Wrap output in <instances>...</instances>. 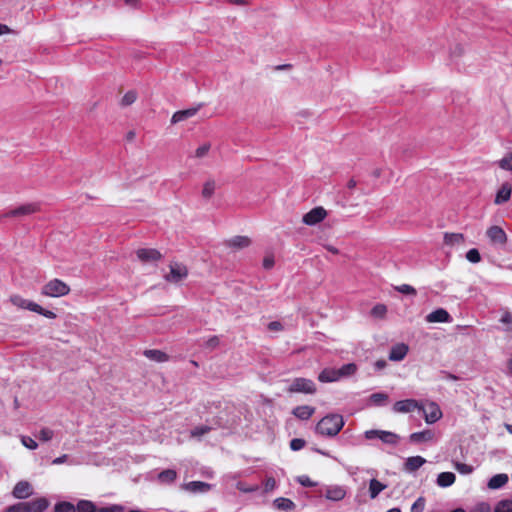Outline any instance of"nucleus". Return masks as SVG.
Segmentation results:
<instances>
[{
	"label": "nucleus",
	"instance_id": "obj_1",
	"mask_svg": "<svg viewBox=\"0 0 512 512\" xmlns=\"http://www.w3.org/2000/svg\"><path fill=\"white\" fill-rule=\"evenodd\" d=\"M344 426V419L339 414H328L316 425V432L322 436H336Z\"/></svg>",
	"mask_w": 512,
	"mask_h": 512
},
{
	"label": "nucleus",
	"instance_id": "obj_2",
	"mask_svg": "<svg viewBox=\"0 0 512 512\" xmlns=\"http://www.w3.org/2000/svg\"><path fill=\"white\" fill-rule=\"evenodd\" d=\"M70 293V287L60 279H52L41 289V294L48 297H62Z\"/></svg>",
	"mask_w": 512,
	"mask_h": 512
},
{
	"label": "nucleus",
	"instance_id": "obj_3",
	"mask_svg": "<svg viewBox=\"0 0 512 512\" xmlns=\"http://www.w3.org/2000/svg\"><path fill=\"white\" fill-rule=\"evenodd\" d=\"M364 435H365V438L368 440L378 438L383 443L392 445V446L397 445L400 440L399 435H397L396 433L390 432V431H385V430H376V429L367 430V431H365Z\"/></svg>",
	"mask_w": 512,
	"mask_h": 512
},
{
	"label": "nucleus",
	"instance_id": "obj_4",
	"mask_svg": "<svg viewBox=\"0 0 512 512\" xmlns=\"http://www.w3.org/2000/svg\"><path fill=\"white\" fill-rule=\"evenodd\" d=\"M288 392L314 394L316 392V386L310 379L295 378L289 386Z\"/></svg>",
	"mask_w": 512,
	"mask_h": 512
},
{
	"label": "nucleus",
	"instance_id": "obj_5",
	"mask_svg": "<svg viewBox=\"0 0 512 512\" xmlns=\"http://www.w3.org/2000/svg\"><path fill=\"white\" fill-rule=\"evenodd\" d=\"M169 268L170 272L164 276L167 282L178 283L188 276V268L182 263H171Z\"/></svg>",
	"mask_w": 512,
	"mask_h": 512
},
{
	"label": "nucleus",
	"instance_id": "obj_6",
	"mask_svg": "<svg viewBox=\"0 0 512 512\" xmlns=\"http://www.w3.org/2000/svg\"><path fill=\"white\" fill-rule=\"evenodd\" d=\"M326 217L327 211L322 206H318L307 212L303 216L302 222L308 226H314L322 222Z\"/></svg>",
	"mask_w": 512,
	"mask_h": 512
},
{
	"label": "nucleus",
	"instance_id": "obj_7",
	"mask_svg": "<svg viewBox=\"0 0 512 512\" xmlns=\"http://www.w3.org/2000/svg\"><path fill=\"white\" fill-rule=\"evenodd\" d=\"M415 409H423V405L415 399L400 400L393 405V410L396 413H409Z\"/></svg>",
	"mask_w": 512,
	"mask_h": 512
},
{
	"label": "nucleus",
	"instance_id": "obj_8",
	"mask_svg": "<svg viewBox=\"0 0 512 512\" xmlns=\"http://www.w3.org/2000/svg\"><path fill=\"white\" fill-rule=\"evenodd\" d=\"M136 255L143 263L157 262L162 258L160 251L153 248H140L136 251Z\"/></svg>",
	"mask_w": 512,
	"mask_h": 512
},
{
	"label": "nucleus",
	"instance_id": "obj_9",
	"mask_svg": "<svg viewBox=\"0 0 512 512\" xmlns=\"http://www.w3.org/2000/svg\"><path fill=\"white\" fill-rule=\"evenodd\" d=\"M421 410L423 411L425 421L428 424L435 423L442 417V412L435 402H430L427 409L423 407Z\"/></svg>",
	"mask_w": 512,
	"mask_h": 512
},
{
	"label": "nucleus",
	"instance_id": "obj_10",
	"mask_svg": "<svg viewBox=\"0 0 512 512\" xmlns=\"http://www.w3.org/2000/svg\"><path fill=\"white\" fill-rule=\"evenodd\" d=\"M487 237L494 244L504 245L507 242V236L505 231L499 226H491L488 228Z\"/></svg>",
	"mask_w": 512,
	"mask_h": 512
},
{
	"label": "nucleus",
	"instance_id": "obj_11",
	"mask_svg": "<svg viewBox=\"0 0 512 512\" xmlns=\"http://www.w3.org/2000/svg\"><path fill=\"white\" fill-rule=\"evenodd\" d=\"M40 210L39 205L36 203H29L22 205L20 207H17L5 214V217H17V216H23V215H29L33 214L35 212H38Z\"/></svg>",
	"mask_w": 512,
	"mask_h": 512
},
{
	"label": "nucleus",
	"instance_id": "obj_12",
	"mask_svg": "<svg viewBox=\"0 0 512 512\" xmlns=\"http://www.w3.org/2000/svg\"><path fill=\"white\" fill-rule=\"evenodd\" d=\"M10 301L11 303L16 306V307H19V308H22V309H28L30 311H38L41 310V306L37 303H34L32 301H29V300H26L24 299L23 297L19 296V295H13L10 297Z\"/></svg>",
	"mask_w": 512,
	"mask_h": 512
},
{
	"label": "nucleus",
	"instance_id": "obj_13",
	"mask_svg": "<svg viewBox=\"0 0 512 512\" xmlns=\"http://www.w3.org/2000/svg\"><path fill=\"white\" fill-rule=\"evenodd\" d=\"M511 193L512 185L508 182L503 183L496 193L494 203L496 205H501L503 203L508 202L511 198Z\"/></svg>",
	"mask_w": 512,
	"mask_h": 512
},
{
	"label": "nucleus",
	"instance_id": "obj_14",
	"mask_svg": "<svg viewBox=\"0 0 512 512\" xmlns=\"http://www.w3.org/2000/svg\"><path fill=\"white\" fill-rule=\"evenodd\" d=\"M12 494L17 499H25L32 494V486L27 481H20L14 486Z\"/></svg>",
	"mask_w": 512,
	"mask_h": 512
},
{
	"label": "nucleus",
	"instance_id": "obj_15",
	"mask_svg": "<svg viewBox=\"0 0 512 512\" xmlns=\"http://www.w3.org/2000/svg\"><path fill=\"white\" fill-rule=\"evenodd\" d=\"M182 489L191 493H205L210 491L211 485L203 481H191L184 483Z\"/></svg>",
	"mask_w": 512,
	"mask_h": 512
},
{
	"label": "nucleus",
	"instance_id": "obj_16",
	"mask_svg": "<svg viewBox=\"0 0 512 512\" xmlns=\"http://www.w3.org/2000/svg\"><path fill=\"white\" fill-rule=\"evenodd\" d=\"M200 107L201 105H199L198 107H193L175 112L171 118V123L176 124L195 116Z\"/></svg>",
	"mask_w": 512,
	"mask_h": 512
},
{
	"label": "nucleus",
	"instance_id": "obj_17",
	"mask_svg": "<svg viewBox=\"0 0 512 512\" xmlns=\"http://www.w3.org/2000/svg\"><path fill=\"white\" fill-rule=\"evenodd\" d=\"M408 353V346L404 343L394 345L389 353V359L391 361H401L405 358Z\"/></svg>",
	"mask_w": 512,
	"mask_h": 512
},
{
	"label": "nucleus",
	"instance_id": "obj_18",
	"mask_svg": "<svg viewBox=\"0 0 512 512\" xmlns=\"http://www.w3.org/2000/svg\"><path fill=\"white\" fill-rule=\"evenodd\" d=\"M426 320L430 323H444L450 320V314L445 309L439 308L429 313L426 317Z\"/></svg>",
	"mask_w": 512,
	"mask_h": 512
},
{
	"label": "nucleus",
	"instance_id": "obj_19",
	"mask_svg": "<svg viewBox=\"0 0 512 512\" xmlns=\"http://www.w3.org/2000/svg\"><path fill=\"white\" fill-rule=\"evenodd\" d=\"M315 413V408L309 405L297 406L292 410V414L300 420H308Z\"/></svg>",
	"mask_w": 512,
	"mask_h": 512
},
{
	"label": "nucleus",
	"instance_id": "obj_20",
	"mask_svg": "<svg viewBox=\"0 0 512 512\" xmlns=\"http://www.w3.org/2000/svg\"><path fill=\"white\" fill-rule=\"evenodd\" d=\"M227 246L235 249L246 248L251 244L250 238L247 236H234L226 241Z\"/></svg>",
	"mask_w": 512,
	"mask_h": 512
},
{
	"label": "nucleus",
	"instance_id": "obj_21",
	"mask_svg": "<svg viewBox=\"0 0 512 512\" xmlns=\"http://www.w3.org/2000/svg\"><path fill=\"white\" fill-rule=\"evenodd\" d=\"M433 438L434 433L432 430L429 429L412 433L409 437L410 441L413 443L428 442L431 441Z\"/></svg>",
	"mask_w": 512,
	"mask_h": 512
},
{
	"label": "nucleus",
	"instance_id": "obj_22",
	"mask_svg": "<svg viewBox=\"0 0 512 512\" xmlns=\"http://www.w3.org/2000/svg\"><path fill=\"white\" fill-rule=\"evenodd\" d=\"M318 380L323 383L338 381L339 372L337 371V369L326 368L320 372V374L318 375Z\"/></svg>",
	"mask_w": 512,
	"mask_h": 512
},
{
	"label": "nucleus",
	"instance_id": "obj_23",
	"mask_svg": "<svg viewBox=\"0 0 512 512\" xmlns=\"http://www.w3.org/2000/svg\"><path fill=\"white\" fill-rule=\"evenodd\" d=\"M426 460L421 456H412L409 457L405 462V469L409 472H414L418 470Z\"/></svg>",
	"mask_w": 512,
	"mask_h": 512
},
{
	"label": "nucleus",
	"instance_id": "obj_24",
	"mask_svg": "<svg viewBox=\"0 0 512 512\" xmlns=\"http://www.w3.org/2000/svg\"><path fill=\"white\" fill-rule=\"evenodd\" d=\"M27 503L29 512H43L49 505L46 498H37Z\"/></svg>",
	"mask_w": 512,
	"mask_h": 512
},
{
	"label": "nucleus",
	"instance_id": "obj_25",
	"mask_svg": "<svg viewBox=\"0 0 512 512\" xmlns=\"http://www.w3.org/2000/svg\"><path fill=\"white\" fill-rule=\"evenodd\" d=\"M145 357L155 362H165L168 360V355L161 350L147 349L144 351Z\"/></svg>",
	"mask_w": 512,
	"mask_h": 512
},
{
	"label": "nucleus",
	"instance_id": "obj_26",
	"mask_svg": "<svg viewBox=\"0 0 512 512\" xmlns=\"http://www.w3.org/2000/svg\"><path fill=\"white\" fill-rule=\"evenodd\" d=\"M509 478L507 474L501 473L494 475L488 482L490 489H499L508 482Z\"/></svg>",
	"mask_w": 512,
	"mask_h": 512
},
{
	"label": "nucleus",
	"instance_id": "obj_27",
	"mask_svg": "<svg viewBox=\"0 0 512 512\" xmlns=\"http://www.w3.org/2000/svg\"><path fill=\"white\" fill-rule=\"evenodd\" d=\"M456 476L452 472H442L437 477V484L440 487H449L454 484Z\"/></svg>",
	"mask_w": 512,
	"mask_h": 512
},
{
	"label": "nucleus",
	"instance_id": "obj_28",
	"mask_svg": "<svg viewBox=\"0 0 512 512\" xmlns=\"http://www.w3.org/2000/svg\"><path fill=\"white\" fill-rule=\"evenodd\" d=\"M274 506L278 510L282 511H292L295 509V503L292 500L284 497L276 498L274 500Z\"/></svg>",
	"mask_w": 512,
	"mask_h": 512
},
{
	"label": "nucleus",
	"instance_id": "obj_29",
	"mask_svg": "<svg viewBox=\"0 0 512 512\" xmlns=\"http://www.w3.org/2000/svg\"><path fill=\"white\" fill-rule=\"evenodd\" d=\"M177 478V472L173 469H166L158 474V480L162 484H171Z\"/></svg>",
	"mask_w": 512,
	"mask_h": 512
},
{
	"label": "nucleus",
	"instance_id": "obj_30",
	"mask_svg": "<svg viewBox=\"0 0 512 512\" xmlns=\"http://www.w3.org/2000/svg\"><path fill=\"white\" fill-rule=\"evenodd\" d=\"M465 241V237L462 233H445L444 235V243L446 245H459L463 244Z\"/></svg>",
	"mask_w": 512,
	"mask_h": 512
},
{
	"label": "nucleus",
	"instance_id": "obj_31",
	"mask_svg": "<svg viewBox=\"0 0 512 512\" xmlns=\"http://www.w3.org/2000/svg\"><path fill=\"white\" fill-rule=\"evenodd\" d=\"M386 488V485L382 484L377 479H371L369 483V494L372 499L376 498L381 491Z\"/></svg>",
	"mask_w": 512,
	"mask_h": 512
},
{
	"label": "nucleus",
	"instance_id": "obj_32",
	"mask_svg": "<svg viewBox=\"0 0 512 512\" xmlns=\"http://www.w3.org/2000/svg\"><path fill=\"white\" fill-rule=\"evenodd\" d=\"M76 510L78 512H97V507L90 500H80L77 503Z\"/></svg>",
	"mask_w": 512,
	"mask_h": 512
},
{
	"label": "nucleus",
	"instance_id": "obj_33",
	"mask_svg": "<svg viewBox=\"0 0 512 512\" xmlns=\"http://www.w3.org/2000/svg\"><path fill=\"white\" fill-rule=\"evenodd\" d=\"M339 372V379L342 377L350 376L356 373L357 366L354 363H348L337 369Z\"/></svg>",
	"mask_w": 512,
	"mask_h": 512
},
{
	"label": "nucleus",
	"instance_id": "obj_34",
	"mask_svg": "<svg viewBox=\"0 0 512 512\" xmlns=\"http://www.w3.org/2000/svg\"><path fill=\"white\" fill-rule=\"evenodd\" d=\"M494 512H512V497L499 501Z\"/></svg>",
	"mask_w": 512,
	"mask_h": 512
},
{
	"label": "nucleus",
	"instance_id": "obj_35",
	"mask_svg": "<svg viewBox=\"0 0 512 512\" xmlns=\"http://www.w3.org/2000/svg\"><path fill=\"white\" fill-rule=\"evenodd\" d=\"M55 512H76V507L70 502H59L55 505Z\"/></svg>",
	"mask_w": 512,
	"mask_h": 512
},
{
	"label": "nucleus",
	"instance_id": "obj_36",
	"mask_svg": "<svg viewBox=\"0 0 512 512\" xmlns=\"http://www.w3.org/2000/svg\"><path fill=\"white\" fill-rule=\"evenodd\" d=\"M215 187L216 184L214 180L206 181L202 189V196L204 198H210L214 194Z\"/></svg>",
	"mask_w": 512,
	"mask_h": 512
},
{
	"label": "nucleus",
	"instance_id": "obj_37",
	"mask_svg": "<svg viewBox=\"0 0 512 512\" xmlns=\"http://www.w3.org/2000/svg\"><path fill=\"white\" fill-rule=\"evenodd\" d=\"M137 99V93L135 91H128L121 99L122 106H129L133 104Z\"/></svg>",
	"mask_w": 512,
	"mask_h": 512
},
{
	"label": "nucleus",
	"instance_id": "obj_38",
	"mask_svg": "<svg viewBox=\"0 0 512 512\" xmlns=\"http://www.w3.org/2000/svg\"><path fill=\"white\" fill-rule=\"evenodd\" d=\"M395 290L405 295L415 296L417 294L416 289L409 284H402L395 287Z\"/></svg>",
	"mask_w": 512,
	"mask_h": 512
},
{
	"label": "nucleus",
	"instance_id": "obj_39",
	"mask_svg": "<svg viewBox=\"0 0 512 512\" xmlns=\"http://www.w3.org/2000/svg\"><path fill=\"white\" fill-rule=\"evenodd\" d=\"M386 313L387 307L384 304H376L371 310V315L377 318H383Z\"/></svg>",
	"mask_w": 512,
	"mask_h": 512
},
{
	"label": "nucleus",
	"instance_id": "obj_40",
	"mask_svg": "<svg viewBox=\"0 0 512 512\" xmlns=\"http://www.w3.org/2000/svg\"><path fill=\"white\" fill-rule=\"evenodd\" d=\"M27 502H19L7 507L6 512H29Z\"/></svg>",
	"mask_w": 512,
	"mask_h": 512
},
{
	"label": "nucleus",
	"instance_id": "obj_41",
	"mask_svg": "<svg viewBox=\"0 0 512 512\" xmlns=\"http://www.w3.org/2000/svg\"><path fill=\"white\" fill-rule=\"evenodd\" d=\"M466 258L468 261H470L471 263H478L480 262L481 260V256H480V253L477 249L475 248H472L470 249L467 254H466Z\"/></svg>",
	"mask_w": 512,
	"mask_h": 512
},
{
	"label": "nucleus",
	"instance_id": "obj_42",
	"mask_svg": "<svg viewBox=\"0 0 512 512\" xmlns=\"http://www.w3.org/2000/svg\"><path fill=\"white\" fill-rule=\"evenodd\" d=\"M499 165L504 170L512 171V154L503 157L500 160Z\"/></svg>",
	"mask_w": 512,
	"mask_h": 512
},
{
	"label": "nucleus",
	"instance_id": "obj_43",
	"mask_svg": "<svg viewBox=\"0 0 512 512\" xmlns=\"http://www.w3.org/2000/svg\"><path fill=\"white\" fill-rule=\"evenodd\" d=\"M425 508V499L419 497L411 506V512H423Z\"/></svg>",
	"mask_w": 512,
	"mask_h": 512
},
{
	"label": "nucleus",
	"instance_id": "obj_44",
	"mask_svg": "<svg viewBox=\"0 0 512 512\" xmlns=\"http://www.w3.org/2000/svg\"><path fill=\"white\" fill-rule=\"evenodd\" d=\"M53 431L49 428H42L39 432V439L43 442L49 441L53 438Z\"/></svg>",
	"mask_w": 512,
	"mask_h": 512
},
{
	"label": "nucleus",
	"instance_id": "obj_45",
	"mask_svg": "<svg viewBox=\"0 0 512 512\" xmlns=\"http://www.w3.org/2000/svg\"><path fill=\"white\" fill-rule=\"evenodd\" d=\"M21 442L26 448L31 449V450H34L38 447L37 442L28 436H22Z\"/></svg>",
	"mask_w": 512,
	"mask_h": 512
},
{
	"label": "nucleus",
	"instance_id": "obj_46",
	"mask_svg": "<svg viewBox=\"0 0 512 512\" xmlns=\"http://www.w3.org/2000/svg\"><path fill=\"white\" fill-rule=\"evenodd\" d=\"M305 444H306L305 440L300 439V438H294L290 441V448L293 451H299L302 448H304Z\"/></svg>",
	"mask_w": 512,
	"mask_h": 512
},
{
	"label": "nucleus",
	"instance_id": "obj_47",
	"mask_svg": "<svg viewBox=\"0 0 512 512\" xmlns=\"http://www.w3.org/2000/svg\"><path fill=\"white\" fill-rule=\"evenodd\" d=\"M211 430V428L209 426H199V427H195L192 431H191V435L193 437H198V436H202L206 433H208L209 431Z\"/></svg>",
	"mask_w": 512,
	"mask_h": 512
},
{
	"label": "nucleus",
	"instance_id": "obj_48",
	"mask_svg": "<svg viewBox=\"0 0 512 512\" xmlns=\"http://www.w3.org/2000/svg\"><path fill=\"white\" fill-rule=\"evenodd\" d=\"M388 399V396L384 393H374L371 395V400L375 403V404H382L383 402H385L386 400Z\"/></svg>",
	"mask_w": 512,
	"mask_h": 512
},
{
	"label": "nucleus",
	"instance_id": "obj_49",
	"mask_svg": "<svg viewBox=\"0 0 512 512\" xmlns=\"http://www.w3.org/2000/svg\"><path fill=\"white\" fill-rule=\"evenodd\" d=\"M210 150V145L209 144H203L202 146L198 147L195 151V157L197 158H202L204 157L205 155H207V153L209 152Z\"/></svg>",
	"mask_w": 512,
	"mask_h": 512
},
{
	"label": "nucleus",
	"instance_id": "obj_50",
	"mask_svg": "<svg viewBox=\"0 0 512 512\" xmlns=\"http://www.w3.org/2000/svg\"><path fill=\"white\" fill-rule=\"evenodd\" d=\"M276 487V480L273 477H268L264 483V490L270 492Z\"/></svg>",
	"mask_w": 512,
	"mask_h": 512
},
{
	"label": "nucleus",
	"instance_id": "obj_51",
	"mask_svg": "<svg viewBox=\"0 0 512 512\" xmlns=\"http://www.w3.org/2000/svg\"><path fill=\"white\" fill-rule=\"evenodd\" d=\"M220 343L218 336H212L206 341V346L208 348L214 349L216 348Z\"/></svg>",
	"mask_w": 512,
	"mask_h": 512
},
{
	"label": "nucleus",
	"instance_id": "obj_52",
	"mask_svg": "<svg viewBox=\"0 0 512 512\" xmlns=\"http://www.w3.org/2000/svg\"><path fill=\"white\" fill-rule=\"evenodd\" d=\"M97 512H123V508L118 505H113L111 507L97 508Z\"/></svg>",
	"mask_w": 512,
	"mask_h": 512
},
{
	"label": "nucleus",
	"instance_id": "obj_53",
	"mask_svg": "<svg viewBox=\"0 0 512 512\" xmlns=\"http://www.w3.org/2000/svg\"><path fill=\"white\" fill-rule=\"evenodd\" d=\"M35 313H38L40 315H43L44 317L48 319H54L56 318V314L53 311L46 310L43 307H41V310L38 309V311H34Z\"/></svg>",
	"mask_w": 512,
	"mask_h": 512
},
{
	"label": "nucleus",
	"instance_id": "obj_54",
	"mask_svg": "<svg viewBox=\"0 0 512 512\" xmlns=\"http://www.w3.org/2000/svg\"><path fill=\"white\" fill-rule=\"evenodd\" d=\"M299 483L304 487H313L315 483L308 476H301L298 479Z\"/></svg>",
	"mask_w": 512,
	"mask_h": 512
},
{
	"label": "nucleus",
	"instance_id": "obj_55",
	"mask_svg": "<svg viewBox=\"0 0 512 512\" xmlns=\"http://www.w3.org/2000/svg\"><path fill=\"white\" fill-rule=\"evenodd\" d=\"M456 468L460 473L468 474L472 472V467L464 463H457Z\"/></svg>",
	"mask_w": 512,
	"mask_h": 512
},
{
	"label": "nucleus",
	"instance_id": "obj_56",
	"mask_svg": "<svg viewBox=\"0 0 512 512\" xmlns=\"http://www.w3.org/2000/svg\"><path fill=\"white\" fill-rule=\"evenodd\" d=\"M274 263L273 256H266L263 260V267L265 269H271L274 266Z\"/></svg>",
	"mask_w": 512,
	"mask_h": 512
},
{
	"label": "nucleus",
	"instance_id": "obj_57",
	"mask_svg": "<svg viewBox=\"0 0 512 512\" xmlns=\"http://www.w3.org/2000/svg\"><path fill=\"white\" fill-rule=\"evenodd\" d=\"M268 329L271 331H281L283 326L279 321H272L268 324Z\"/></svg>",
	"mask_w": 512,
	"mask_h": 512
},
{
	"label": "nucleus",
	"instance_id": "obj_58",
	"mask_svg": "<svg viewBox=\"0 0 512 512\" xmlns=\"http://www.w3.org/2000/svg\"><path fill=\"white\" fill-rule=\"evenodd\" d=\"M500 321L503 324H512V313H510L508 311L504 312Z\"/></svg>",
	"mask_w": 512,
	"mask_h": 512
},
{
	"label": "nucleus",
	"instance_id": "obj_59",
	"mask_svg": "<svg viewBox=\"0 0 512 512\" xmlns=\"http://www.w3.org/2000/svg\"><path fill=\"white\" fill-rule=\"evenodd\" d=\"M68 459V455L67 454H63L57 458H55L53 461H52V464L53 465H59V464H63L67 461Z\"/></svg>",
	"mask_w": 512,
	"mask_h": 512
},
{
	"label": "nucleus",
	"instance_id": "obj_60",
	"mask_svg": "<svg viewBox=\"0 0 512 512\" xmlns=\"http://www.w3.org/2000/svg\"><path fill=\"white\" fill-rule=\"evenodd\" d=\"M124 2L133 8H139L140 0H124Z\"/></svg>",
	"mask_w": 512,
	"mask_h": 512
},
{
	"label": "nucleus",
	"instance_id": "obj_61",
	"mask_svg": "<svg viewBox=\"0 0 512 512\" xmlns=\"http://www.w3.org/2000/svg\"><path fill=\"white\" fill-rule=\"evenodd\" d=\"M385 366H386V361L383 359L377 360L375 362V368L377 370H381V369L385 368Z\"/></svg>",
	"mask_w": 512,
	"mask_h": 512
},
{
	"label": "nucleus",
	"instance_id": "obj_62",
	"mask_svg": "<svg viewBox=\"0 0 512 512\" xmlns=\"http://www.w3.org/2000/svg\"><path fill=\"white\" fill-rule=\"evenodd\" d=\"M10 32V28L5 24H0V35Z\"/></svg>",
	"mask_w": 512,
	"mask_h": 512
},
{
	"label": "nucleus",
	"instance_id": "obj_63",
	"mask_svg": "<svg viewBox=\"0 0 512 512\" xmlns=\"http://www.w3.org/2000/svg\"><path fill=\"white\" fill-rule=\"evenodd\" d=\"M326 249H327L329 252L333 253V254H338V253H339V250H338L336 247L331 246V245H327V246H326Z\"/></svg>",
	"mask_w": 512,
	"mask_h": 512
},
{
	"label": "nucleus",
	"instance_id": "obj_64",
	"mask_svg": "<svg viewBox=\"0 0 512 512\" xmlns=\"http://www.w3.org/2000/svg\"><path fill=\"white\" fill-rule=\"evenodd\" d=\"M507 368H508L509 373L512 375V354H511L510 359L508 360Z\"/></svg>",
	"mask_w": 512,
	"mask_h": 512
}]
</instances>
